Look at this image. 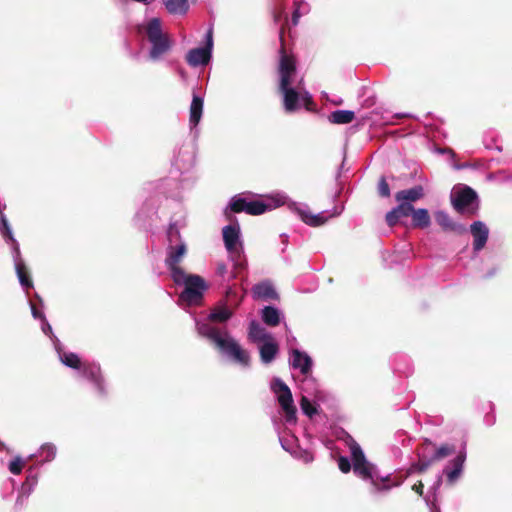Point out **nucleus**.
<instances>
[{"instance_id":"nucleus-1","label":"nucleus","mask_w":512,"mask_h":512,"mask_svg":"<svg viewBox=\"0 0 512 512\" xmlns=\"http://www.w3.org/2000/svg\"><path fill=\"white\" fill-rule=\"evenodd\" d=\"M288 205L290 211L296 213L298 217L307 225L318 227L324 225L329 219L342 213V208H333L332 211H322L317 214L311 212L307 204L288 201L284 193H275L264 199L251 200L241 195L234 196L229 203V208L233 212H246L250 215H260L282 205Z\"/></svg>"},{"instance_id":"nucleus-2","label":"nucleus","mask_w":512,"mask_h":512,"mask_svg":"<svg viewBox=\"0 0 512 512\" xmlns=\"http://www.w3.org/2000/svg\"><path fill=\"white\" fill-rule=\"evenodd\" d=\"M280 84L286 112H294L301 107L308 108L310 94L303 87V79H297L295 61L282 53L279 64Z\"/></svg>"},{"instance_id":"nucleus-3","label":"nucleus","mask_w":512,"mask_h":512,"mask_svg":"<svg viewBox=\"0 0 512 512\" xmlns=\"http://www.w3.org/2000/svg\"><path fill=\"white\" fill-rule=\"evenodd\" d=\"M198 333L207 338L218 351L233 363L248 368L250 366V355L228 331L221 330L207 322H197Z\"/></svg>"},{"instance_id":"nucleus-4","label":"nucleus","mask_w":512,"mask_h":512,"mask_svg":"<svg viewBox=\"0 0 512 512\" xmlns=\"http://www.w3.org/2000/svg\"><path fill=\"white\" fill-rule=\"evenodd\" d=\"M54 346L63 365L77 371L80 376L91 382L99 394H105V381L99 364L84 361L77 354L64 350L58 340L55 341Z\"/></svg>"},{"instance_id":"nucleus-5","label":"nucleus","mask_w":512,"mask_h":512,"mask_svg":"<svg viewBox=\"0 0 512 512\" xmlns=\"http://www.w3.org/2000/svg\"><path fill=\"white\" fill-rule=\"evenodd\" d=\"M349 448L353 462V471L362 480L371 483V493L389 491L391 486L386 484L388 476L382 477L378 475L376 466L367 461L359 444L352 440Z\"/></svg>"},{"instance_id":"nucleus-6","label":"nucleus","mask_w":512,"mask_h":512,"mask_svg":"<svg viewBox=\"0 0 512 512\" xmlns=\"http://www.w3.org/2000/svg\"><path fill=\"white\" fill-rule=\"evenodd\" d=\"M167 241L168 245L166 249L165 265L173 282H178L181 281L184 274L187 273L180 266V263L187 253V246L182 240L180 231L175 224H170L168 227Z\"/></svg>"},{"instance_id":"nucleus-7","label":"nucleus","mask_w":512,"mask_h":512,"mask_svg":"<svg viewBox=\"0 0 512 512\" xmlns=\"http://www.w3.org/2000/svg\"><path fill=\"white\" fill-rule=\"evenodd\" d=\"M139 33L146 36L150 43L148 52L149 60L157 62L171 50L172 41L167 34L162 30L161 21L159 18H151L145 23L139 25Z\"/></svg>"},{"instance_id":"nucleus-8","label":"nucleus","mask_w":512,"mask_h":512,"mask_svg":"<svg viewBox=\"0 0 512 512\" xmlns=\"http://www.w3.org/2000/svg\"><path fill=\"white\" fill-rule=\"evenodd\" d=\"M174 283L184 286V290L179 295L178 302L180 306H197L202 303L204 292L207 290L208 285L201 276L185 273L181 281Z\"/></svg>"},{"instance_id":"nucleus-9","label":"nucleus","mask_w":512,"mask_h":512,"mask_svg":"<svg viewBox=\"0 0 512 512\" xmlns=\"http://www.w3.org/2000/svg\"><path fill=\"white\" fill-rule=\"evenodd\" d=\"M270 387L284 413L286 423L295 424L297 409L290 388L280 378H274Z\"/></svg>"},{"instance_id":"nucleus-10","label":"nucleus","mask_w":512,"mask_h":512,"mask_svg":"<svg viewBox=\"0 0 512 512\" xmlns=\"http://www.w3.org/2000/svg\"><path fill=\"white\" fill-rule=\"evenodd\" d=\"M243 297V295L238 296L235 291L229 288L226 293V299L219 302L203 322L210 323L212 326H215L213 323L227 322L233 316L234 310L240 305Z\"/></svg>"},{"instance_id":"nucleus-11","label":"nucleus","mask_w":512,"mask_h":512,"mask_svg":"<svg viewBox=\"0 0 512 512\" xmlns=\"http://www.w3.org/2000/svg\"><path fill=\"white\" fill-rule=\"evenodd\" d=\"M222 235L225 248L231 255L232 260L235 262V266L237 268H243L244 262L241 259V254L243 252V241L241 239L240 225L235 222L223 227Z\"/></svg>"},{"instance_id":"nucleus-12","label":"nucleus","mask_w":512,"mask_h":512,"mask_svg":"<svg viewBox=\"0 0 512 512\" xmlns=\"http://www.w3.org/2000/svg\"><path fill=\"white\" fill-rule=\"evenodd\" d=\"M213 30L209 28L205 34V46L193 48L186 54V62L191 67L205 66L212 57L213 49Z\"/></svg>"},{"instance_id":"nucleus-13","label":"nucleus","mask_w":512,"mask_h":512,"mask_svg":"<svg viewBox=\"0 0 512 512\" xmlns=\"http://www.w3.org/2000/svg\"><path fill=\"white\" fill-rule=\"evenodd\" d=\"M451 201L457 211H474L477 194L467 186L454 187L451 193Z\"/></svg>"},{"instance_id":"nucleus-14","label":"nucleus","mask_w":512,"mask_h":512,"mask_svg":"<svg viewBox=\"0 0 512 512\" xmlns=\"http://www.w3.org/2000/svg\"><path fill=\"white\" fill-rule=\"evenodd\" d=\"M455 452L453 445L444 444L435 449L431 457H426L424 454L419 456V461L411 468L412 471L423 472L430 467L435 461L441 460L445 457L452 455Z\"/></svg>"},{"instance_id":"nucleus-15","label":"nucleus","mask_w":512,"mask_h":512,"mask_svg":"<svg viewBox=\"0 0 512 512\" xmlns=\"http://www.w3.org/2000/svg\"><path fill=\"white\" fill-rule=\"evenodd\" d=\"M289 365L299 370L302 375L308 376L312 371L313 361L306 352L292 347L289 349Z\"/></svg>"},{"instance_id":"nucleus-16","label":"nucleus","mask_w":512,"mask_h":512,"mask_svg":"<svg viewBox=\"0 0 512 512\" xmlns=\"http://www.w3.org/2000/svg\"><path fill=\"white\" fill-rule=\"evenodd\" d=\"M466 460V449L465 445L457 453V455L449 462L444 469V474L447 477V481L450 484H454L461 476L464 463Z\"/></svg>"},{"instance_id":"nucleus-17","label":"nucleus","mask_w":512,"mask_h":512,"mask_svg":"<svg viewBox=\"0 0 512 512\" xmlns=\"http://www.w3.org/2000/svg\"><path fill=\"white\" fill-rule=\"evenodd\" d=\"M248 339L256 344H262L274 339L273 335L262 327L256 320L249 323Z\"/></svg>"},{"instance_id":"nucleus-18","label":"nucleus","mask_w":512,"mask_h":512,"mask_svg":"<svg viewBox=\"0 0 512 512\" xmlns=\"http://www.w3.org/2000/svg\"><path fill=\"white\" fill-rule=\"evenodd\" d=\"M471 233L474 237V250L480 251L487 242L489 230L483 222L476 221L471 225Z\"/></svg>"},{"instance_id":"nucleus-19","label":"nucleus","mask_w":512,"mask_h":512,"mask_svg":"<svg viewBox=\"0 0 512 512\" xmlns=\"http://www.w3.org/2000/svg\"><path fill=\"white\" fill-rule=\"evenodd\" d=\"M252 295L255 299L269 300L276 299L277 293L269 281H263L252 288Z\"/></svg>"},{"instance_id":"nucleus-20","label":"nucleus","mask_w":512,"mask_h":512,"mask_svg":"<svg viewBox=\"0 0 512 512\" xmlns=\"http://www.w3.org/2000/svg\"><path fill=\"white\" fill-rule=\"evenodd\" d=\"M279 347L275 339L259 344L260 359L264 364H270L278 354Z\"/></svg>"},{"instance_id":"nucleus-21","label":"nucleus","mask_w":512,"mask_h":512,"mask_svg":"<svg viewBox=\"0 0 512 512\" xmlns=\"http://www.w3.org/2000/svg\"><path fill=\"white\" fill-rule=\"evenodd\" d=\"M203 98L193 94L192 102L190 104L189 124L191 128H195L201 120L203 113Z\"/></svg>"},{"instance_id":"nucleus-22","label":"nucleus","mask_w":512,"mask_h":512,"mask_svg":"<svg viewBox=\"0 0 512 512\" xmlns=\"http://www.w3.org/2000/svg\"><path fill=\"white\" fill-rule=\"evenodd\" d=\"M13 259H14L16 274H17V277H18V280H19L21 286L24 289H28V288L32 287V285H33L32 281L30 280V278L28 276L25 263L21 259L20 253L16 254L15 252H13Z\"/></svg>"},{"instance_id":"nucleus-23","label":"nucleus","mask_w":512,"mask_h":512,"mask_svg":"<svg viewBox=\"0 0 512 512\" xmlns=\"http://www.w3.org/2000/svg\"><path fill=\"white\" fill-rule=\"evenodd\" d=\"M261 318L266 325L275 327L281 322L283 314L273 306H265L261 311Z\"/></svg>"},{"instance_id":"nucleus-24","label":"nucleus","mask_w":512,"mask_h":512,"mask_svg":"<svg viewBox=\"0 0 512 512\" xmlns=\"http://www.w3.org/2000/svg\"><path fill=\"white\" fill-rule=\"evenodd\" d=\"M423 196L422 186H415L413 188L399 191L395 198L397 201L414 202Z\"/></svg>"},{"instance_id":"nucleus-25","label":"nucleus","mask_w":512,"mask_h":512,"mask_svg":"<svg viewBox=\"0 0 512 512\" xmlns=\"http://www.w3.org/2000/svg\"><path fill=\"white\" fill-rule=\"evenodd\" d=\"M355 118V114L350 110H336L329 115V121L334 124H348Z\"/></svg>"},{"instance_id":"nucleus-26","label":"nucleus","mask_w":512,"mask_h":512,"mask_svg":"<svg viewBox=\"0 0 512 512\" xmlns=\"http://www.w3.org/2000/svg\"><path fill=\"white\" fill-rule=\"evenodd\" d=\"M166 9L171 14H185L188 11V0H163Z\"/></svg>"},{"instance_id":"nucleus-27","label":"nucleus","mask_w":512,"mask_h":512,"mask_svg":"<svg viewBox=\"0 0 512 512\" xmlns=\"http://www.w3.org/2000/svg\"><path fill=\"white\" fill-rule=\"evenodd\" d=\"M412 220L414 226L419 228H427L431 223L428 210L424 208L414 210L412 214Z\"/></svg>"},{"instance_id":"nucleus-28","label":"nucleus","mask_w":512,"mask_h":512,"mask_svg":"<svg viewBox=\"0 0 512 512\" xmlns=\"http://www.w3.org/2000/svg\"><path fill=\"white\" fill-rule=\"evenodd\" d=\"M435 220L445 230H457V225L453 223L449 215L444 211H437L435 213Z\"/></svg>"},{"instance_id":"nucleus-29","label":"nucleus","mask_w":512,"mask_h":512,"mask_svg":"<svg viewBox=\"0 0 512 512\" xmlns=\"http://www.w3.org/2000/svg\"><path fill=\"white\" fill-rule=\"evenodd\" d=\"M38 454L43 457V462H50L55 459L57 448L52 443H45L40 447Z\"/></svg>"},{"instance_id":"nucleus-30","label":"nucleus","mask_w":512,"mask_h":512,"mask_svg":"<svg viewBox=\"0 0 512 512\" xmlns=\"http://www.w3.org/2000/svg\"><path fill=\"white\" fill-rule=\"evenodd\" d=\"M300 406L302 412L309 417L314 416L318 412L316 406L310 401V399L306 395H303L301 397Z\"/></svg>"},{"instance_id":"nucleus-31","label":"nucleus","mask_w":512,"mask_h":512,"mask_svg":"<svg viewBox=\"0 0 512 512\" xmlns=\"http://www.w3.org/2000/svg\"><path fill=\"white\" fill-rule=\"evenodd\" d=\"M25 465V461L20 457L16 456L9 463V471L14 475H19Z\"/></svg>"},{"instance_id":"nucleus-32","label":"nucleus","mask_w":512,"mask_h":512,"mask_svg":"<svg viewBox=\"0 0 512 512\" xmlns=\"http://www.w3.org/2000/svg\"><path fill=\"white\" fill-rule=\"evenodd\" d=\"M399 205L395 208L401 217H406L413 214L415 210L413 205L409 202L398 201Z\"/></svg>"},{"instance_id":"nucleus-33","label":"nucleus","mask_w":512,"mask_h":512,"mask_svg":"<svg viewBox=\"0 0 512 512\" xmlns=\"http://www.w3.org/2000/svg\"><path fill=\"white\" fill-rule=\"evenodd\" d=\"M216 273L218 276L222 277L225 280H230L235 277V274L233 272H230L228 270V267L225 263H218Z\"/></svg>"},{"instance_id":"nucleus-34","label":"nucleus","mask_w":512,"mask_h":512,"mask_svg":"<svg viewBox=\"0 0 512 512\" xmlns=\"http://www.w3.org/2000/svg\"><path fill=\"white\" fill-rule=\"evenodd\" d=\"M307 12L306 5L303 3H299L292 15V23L293 25H297L299 22L300 17Z\"/></svg>"},{"instance_id":"nucleus-35","label":"nucleus","mask_w":512,"mask_h":512,"mask_svg":"<svg viewBox=\"0 0 512 512\" xmlns=\"http://www.w3.org/2000/svg\"><path fill=\"white\" fill-rule=\"evenodd\" d=\"M400 218L402 217L395 208L386 214V221L389 226L395 225Z\"/></svg>"},{"instance_id":"nucleus-36","label":"nucleus","mask_w":512,"mask_h":512,"mask_svg":"<svg viewBox=\"0 0 512 512\" xmlns=\"http://www.w3.org/2000/svg\"><path fill=\"white\" fill-rule=\"evenodd\" d=\"M338 467L343 473H348L351 470V463L346 457H339L338 459Z\"/></svg>"},{"instance_id":"nucleus-37","label":"nucleus","mask_w":512,"mask_h":512,"mask_svg":"<svg viewBox=\"0 0 512 512\" xmlns=\"http://www.w3.org/2000/svg\"><path fill=\"white\" fill-rule=\"evenodd\" d=\"M379 193L383 197H387L390 194L389 185L384 178H381L379 182Z\"/></svg>"},{"instance_id":"nucleus-38","label":"nucleus","mask_w":512,"mask_h":512,"mask_svg":"<svg viewBox=\"0 0 512 512\" xmlns=\"http://www.w3.org/2000/svg\"><path fill=\"white\" fill-rule=\"evenodd\" d=\"M279 440H280V443H281V446L284 450L292 453L293 452V444L295 442V438L292 437L291 440H286L282 437H279Z\"/></svg>"},{"instance_id":"nucleus-39","label":"nucleus","mask_w":512,"mask_h":512,"mask_svg":"<svg viewBox=\"0 0 512 512\" xmlns=\"http://www.w3.org/2000/svg\"><path fill=\"white\" fill-rule=\"evenodd\" d=\"M30 307H31V313H32V316L35 318V319H40L41 321H43V319H45V316L42 312L38 311L35 307V305L33 303L30 302Z\"/></svg>"},{"instance_id":"nucleus-40","label":"nucleus","mask_w":512,"mask_h":512,"mask_svg":"<svg viewBox=\"0 0 512 512\" xmlns=\"http://www.w3.org/2000/svg\"><path fill=\"white\" fill-rule=\"evenodd\" d=\"M41 329H42L44 334L50 335V336L53 335L52 328H51L50 324L47 322L46 319H43L42 325H41Z\"/></svg>"},{"instance_id":"nucleus-41","label":"nucleus","mask_w":512,"mask_h":512,"mask_svg":"<svg viewBox=\"0 0 512 512\" xmlns=\"http://www.w3.org/2000/svg\"><path fill=\"white\" fill-rule=\"evenodd\" d=\"M301 457L305 463L312 462L314 459L313 455L309 452H304Z\"/></svg>"},{"instance_id":"nucleus-42","label":"nucleus","mask_w":512,"mask_h":512,"mask_svg":"<svg viewBox=\"0 0 512 512\" xmlns=\"http://www.w3.org/2000/svg\"><path fill=\"white\" fill-rule=\"evenodd\" d=\"M412 489H413L416 493H418L419 495H422V493H423V484H422V482H419V483H417V484H414V485H413V487H412Z\"/></svg>"},{"instance_id":"nucleus-43","label":"nucleus","mask_w":512,"mask_h":512,"mask_svg":"<svg viewBox=\"0 0 512 512\" xmlns=\"http://www.w3.org/2000/svg\"><path fill=\"white\" fill-rule=\"evenodd\" d=\"M37 479L34 476H29L26 479V482L23 484V488L26 486V484L31 483V485H34L36 483Z\"/></svg>"},{"instance_id":"nucleus-44","label":"nucleus","mask_w":512,"mask_h":512,"mask_svg":"<svg viewBox=\"0 0 512 512\" xmlns=\"http://www.w3.org/2000/svg\"><path fill=\"white\" fill-rule=\"evenodd\" d=\"M321 398H322V391L316 390L315 394H314V399L318 401V400H321Z\"/></svg>"},{"instance_id":"nucleus-45","label":"nucleus","mask_w":512,"mask_h":512,"mask_svg":"<svg viewBox=\"0 0 512 512\" xmlns=\"http://www.w3.org/2000/svg\"><path fill=\"white\" fill-rule=\"evenodd\" d=\"M287 342L288 344H291L292 342H296V338L294 336H287Z\"/></svg>"},{"instance_id":"nucleus-46","label":"nucleus","mask_w":512,"mask_h":512,"mask_svg":"<svg viewBox=\"0 0 512 512\" xmlns=\"http://www.w3.org/2000/svg\"><path fill=\"white\" fill-rule=\"evenodd\" d=\"M425 444H426L425 449H428V447H429V446H432V443H431L430 441H426V443H425Z\"/></svg>"}]
</instances>
